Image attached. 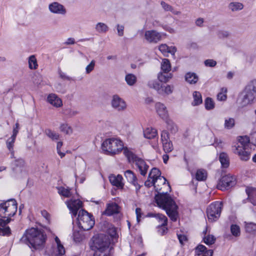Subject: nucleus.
I'll list each match as a JSON object with an SVG mask.
<instances>
[{"label": "nucleus", "mask_w": 256, "mask_h": 256, "mask_svg": "<svg viewBox=\"0 0 256 256\" xmlns=\"http://www.w3.org/2000/svg\"><path fill=\"white\" fill-rule=\"evenodd\" d=\"M125 80L128 85L132 86L136 84V77L132 74H127L125 76Z\"/></svg>", "instance_id": "nucleus-40"}, {"label": "nucleus", "mask_w": 256, "mask_h": 256, "mask_svg": "<svg viewBox=\"0 0 256 256\" xmlns=\"http://www.w3.org/2000/svg\"><path fill=\"white\" fill-rule=\"evenodd\" d=\"M58 193L65 198H70L72 196L71 189L68 187L59 186L57 188Z\"/></svg>", "instance_id": "nucleus-29"}, {"label": "nucleus", "mask_w": 256, "mask_h": 256, "mask_svg": "<svg viewBox=\"0 0 256 256\" xmlns=\"http://www.w3.org/2000/svg\"><path fill=\"white\" fill-rule=\"evenodd\" d=\"M178 238L181 246L184 245L188 240L187 236L184 234L178 235Z\"/></svg>", "instance_id": "nucleus-59"}, {"label": "nucleus", "mask_w": 256, "mask_h": 256, "mask_svg": "<svg viewBox=\"0 0 256 256\" xmlns=\"http://www.w3.org/2000/svg\"><path fill=\"white\" fill-rule=\"evenodd\" d=\"M102 148L105 154L114 156L118 154L123 150L128 149L124 148L123 142L119 138H110L106 139L102 144Z\"/></svg>", "instance_id": "nucleus-4"}, {"label": "nucleus", "mask_w": 256, "mask_h": 256, "mask_svg": "<svg viewBox=\"0 0 256 256\" xmlns=\"http://www.w3.org/2000/svg\"><path fill=\"white\" fill-rule=\"evenodd\" d=\"M204 242L207 245H212L215 242L216 238L213 235L208 234L205 236L204 238Z\"/></svg>", "instance_id": "nucleus-49"}, {"label": "nucleus", "mask_w": 256, "mask_h": 256, "mask_svg": "<svg viewBox=\"0 0 256 256\" xmlns=\"http://www.w3.org/2000/svg\"><path fill=\"white\" fill-rule=\"evenodd\" d=\"M243 7V4L238 2H230L228 6L229 8L233 12L241 10Z\"/></svg>", "instance_id": "nucleus-43"}, {"label": "nucleus", "mask_w": 256, "mask_h": 256, "mask_svg": "<svg viewBox=\"0 0 256 256\" xmlns=\"http://www.w3.org/2000/svg\"><path fill=\"white\" fill-rule=\"evenodd\" d=\"M172 78V74L170 72L160 71L158 74V79L159 82L166 83Z\"/></svg>", "instance_id": "nucleus-27"}, {"label": "nucleus", "mask_w": 256, "mask_h": 256, "mask_svg": "<svg viewBox=\"0 0 256 256\" xmlns=\"http://www.w3.org/2000/svg\"><path fill=\"white\" fill-rule=\"evenodd\" d=\"M19 130V124L18 123H16L15 126L14 127L13 131H12V136L16 137V136Z\"/></svg>", "instance_id": "nucleus-63"}, {"label": "nucleus", "mask_w": 256, "mask_h": 256, "mask_svg": "<svg viewBox=\"0 0 256 256\" xmlns=\"http://www.w3.org/2000/svg\"><path fill=\"white\" fill-rule=\"evenodd\" d=\"M108 234L112 237V238H116L117 233L116 228H114L112 224L109 225L108 228L106 230Z\"/></svg>", "instance_id": "nucleus-55"}, {"label": "nucleus", "mask_w": 256, "mask_h": 256, "mask_svg": "<svg viewBox=\"0 0 256 256\" xmlns=\"http://www.w3.org/2000/svg\"><path fill=\"white\" fill-rule=\"evenodd\" d=\"M46 134L48 137L52 140H57L60 137V135L58 133L50 130H46Z\"/></svg>", "instance_id": "nucleus-50"}, {"label": "nucleus", "mask_w": 256, "mask_h": 256, "mask_svg": "<svg viewBox=\"0 0 256 256\" xmlns=\"http://www.w3.org/2000/svg\"><path fill=\"white\" fill-rule=\"evenodd\" d=\"M55 241L57 244V250L56 252H59L60 254H64L65 250L64 246L61 244L59 238L56 236L55 238Z\"/></svg>", "instance_id": "nucleus-52"}, {"label": "nucleus", "mask_w": 256, "mask_h": 256, "mask_svg": "<svg viewBox=\"0 0 256 256\" xmlns=\"http://www.w3.org/2000/svg\"><path fill=\"white\" fill-rule=\"evenodd\" d=\"M111 105L113 108L118 111L124 110L127 106L126 102L116 94L113 96L111 100Z\"/></svg>", "instance_id": "nucleus-14"}, {"label": "nucleus", "mask_w": 256, "mask_h": 256, "mask_svg": "<svg viewBox=\"0 0 256 256\" xmlns=\"http://www.w3.org/2000/svg\"><path fill=\"white\" fill-rule=\"evenodd\" d=\"M222 207V204L220 202H213L208 206L206 213L210 222H213L218 220L221 214Z\"/></svg>", "instance_id": "nucleus-9"}, {"label": "nucleus", "mask_w": 256, "mask_h": 256, "mask_svg": "<svg viewBox=\"0 0 256 256\" xmlns=\"http://www.w3.org/2000/svg\"><path fill=\"white\" fill-rule=\"evenodd\" d=\"M234 152L239 156L240 160L247 161L250 158L251 149L249 147L236 146Z\"/></svg>", "instance_id": "nucleus-18"}, {"label": "nucleus", "mask_w": 256, "mask_h": 256, "mask_svg": "<svg viewBox=\"0 0 256 256\" xmlns=\"http://www.w3.org/2000/svg\"><path fill=\"white\" fill-rule=\"evenodd\" d=\"M16 137L12 136L6 141V146L8 150L12 149L14 147V144L15 142Z\"/></svg>", "instance_id": "nucleus-51"}, {"label": "nucleus", "mask_w": 256, "mask_h": 256, "mask_svg": "<svg viewBox=\"0 0 256 256\" xmlns=\"http://www.w3.org/2000/svg\"><path fill=\"white\" fill-rule=\"evenodd\" d=\"M236 184V178L234 176L227 174L224 176L219 180L217 188L222 190H224L234 186Z\"/></svg>", "instance_id": "nucleus-11"}, {"label": "nucleus", "mask_w": 256, "mask_h": 256, "mask_svg": "<svg viewBox=\"0 0 256 256\" xmlns=\"http://www.w3.org/2000/svg\"><path fill=\"white\" fill-rule=\"evenodd\" d=\"M124 27L123 26L118 24L117 25V30L119 36H122L124 35Z\"/></svg>", "instance_id": "nucleus-64"}, {"label": "nucleus", "mask_w": 256, "mask_h": 256, "mask_svg": "<svg viewBox=\"0 0 256 256\" xmlns=\"http://www.w3.org/2000/svg\"><path fill=\"white\" fill-rule=\"evenodd\" d=\"M77 224L80 228L88 230L94 226V220L92 214L84 210H81L78 214Z\"/></svg>", "instance_id": "nucleus-6"}, {"label": "nucleus", "mask_w": 256, "mask_h": 256, "mask_svg": "<svg viewBox=\"0 0 256 256\" xmlns=\"http://www.w3.org/2000/svg\"><path fill=\"white\" fill-rule=\"evenodd\" d=\"M246 192L248 196V198L254 205H256V188L248 187L246 189Z\"/></svg>", "instance_id": "nucleus-28"}, {"label": "nucleus", "mask_w": 256, "mask_h": 256, "mask_svg": "<svg viewBox=\"0 0 256 256\" xmlns=\"http://www.w3.org/2000/svg\"><path fill=\"white\" fill-rule=\"evenodd\" d=\"M238 140V144L237 146L242 148L249 147L250 138L248 136H239Z\"/></svg>", "instance_id": "nucleus-33"}, {"label": "nucleus", "mask_w": 256, "mask_h": 256, "mask_svg": "<svg viewBox=\"0 0 256 256\" xmlns=\"http://www.w3.org/2000/svg\"><path fill=\"white\" fill-rule=\"evenodd\" d=\"M219 160L224 168H228L229 166V160L228 155L224 152L221 153L219 156Z\"/></svg>", "instance_id": "nucleus-37"}, {"label": "nucleus", "mask_w": 256, "mask_h": 256, "mask_svg": "<svg viewBox=\"0 0 256 256\" xmlns=\"http://www.w3.org/2000/svg\"><path fill=\"white\" fill-rule=\"evenodd\" d=\"M161 140L162 144L170 140L168 134L166 131L164 130L162 132Z\"/></svg>", "instance_id": "nucleus-60"}, {"label": "nucleus", "mask_w": 256, "mask_h": 256, "mask_svg": "<svg viewBox=\"0 0 256 256\" xmlns=\"http://www.w3.org/2000/svg\"><path fill=\"white\" fill-rule=\"evenodd\" d=\"M14 176L22 177L27 174L28 170L24 160L22 158L16 160L12 166Z\"/></svg>", "instance_id": "nucleus-10"}, {"label": "nucleus", "mask_w": 256, "mask_h": 256, "mask_svg": "<svg viewBox=\"0 0 256 256\" xmlns=\"http://www.w3.org/2000/svg\"><path fill=\"white\" fill-rule=\"evenodd\" d=\"M168 192H158V194L155 195V201L160 208L166 210L172 220L176 221V204L168 194Z\"/></svg>", "instance_id": "nucleus-2"}, {"label": "nucleus", "mask_w": 256, "mask_h": 256, "mask_svg": "<svg viewBox=\"0 0 256 256\" xmlns=\"http://www.w3.org/2000/svg\"><path fill=\"white\" fill-rule=\"evenodd\" d=\"M204 64L206 66L214 67L216 64V62L212 59H208L204 61Z\"/></svg>", "instance_id": "nucleus-61"}, {"label": "nucleus", "mask_w": 256, "mask_h": 256, "mask_svg": "<svg viewBox=\"0 0 256 256\" xmlns=\"http://www.w3.org/2000/svg\"><path fill=\"white\" fill-rule=\"evenodd\" d=\"M214 102L212 98H207L204 100L205 108L207 110L214 109Z\"/></svg>", "instance_id": "nucleus-47"}, {"label": "nucleus", "mask_w": 256, "mask_h": 256, "mask_svg": "<svg viewBox=\"0 0 256 256\" xmlns=\"http://www.w3.org/2000/svg\"><path fill=\"white\" fill-rule=\"evenodd\" d=\"M162 177L160 170L156 168H154L150 171L148 178L144 182V186L150 188L152 186V184L156 182V180Z\"/></svg>", "instance_id": "nucleus-15"}, {"label": "nucleus", "mask_w": 256, "mask_h": 256, "mask_svg": "<svg viewBox=\"0 0 256 256\" xmlns=\"http://www.w3.org/2000/svg\"><path fill=\"white\" fill-rule=\"evenodd\" d=\"M162 146L166 152H169L173 150V145L170 140L164 142L162 144Z\"/></svg>", "instance_id": "nucleus-54"}, {"label": "nucleus", "mask_w": 256, "mask_h": 256, "mask_svg": "<svg viewBox=\"0 0 256 256\" xmlns=\"http://www.w3.org/2000/svg\"><path fill=\"white\" fill-rule=\"evenodd\" d=\"M165 34L155 30H148L144 32V38L149 43L156 44L161 40Z\"/></svg>", "instance_id": "nucleus-12"}, {"label": "nucleus", "mask_w": 256, "mask_h": 256, "mask_svg": "<svg viewBox=\"0 0 256 256\" xmlns=\"http://www.w3.org/2000/svg\"><path fill=\"white\" fill-rule=\"evenodd\" d=\"M17 203L14 200H10L0 204V218H12L17 212Z\"/></svg>", "instance_id": "nucleus-7"}, {"label": "nucleus", "mask_w": 256, "mask_h": 256, "mask_svg": "<svg viewBox=\"0 0 256 256\" xmlns=\"http://www.w3.org/2000/svg\"><path fill=\"white\" fill-rule=\"evenodd\" d=\"M120 212L118 206L115 202H112L107 204L106 208L104 214L107 216H112L115 214H118Z\"/></svg>", "instance_id": "nucleus-25"}, {"label": "nucleus", "mask_w": 256, "mask_h": 256, "mask_svg": "<svg viewBox=\"0 0 256 256\" xmlns=\"http://www.w3.org/2000/svg\"><path fill=\"white\" fill-rule=\"evenodd\" d=\"M124 176L127 180L135 187L136 192L138 193L141 188V185L138 182L136 174L131 170H127L124 172Z\"/></svg>", "instance_id": "nucleus-19"}, {"label": "nucleus", "mask_w": 256, "mask_h": 256, "mask_svg": "<svg viewBox=\"0 0 256 256\" xmlns=\"http://www.w3.org/2000/svg\"><path fill=\"white\" fill-rule=\"evenodd\" d=\"M122 180V176L120 174L117 176L112 174L109 176V180L111 184L120 189H122L124 186Z\"/></svg>", "instance_id": "nucleus-21"}, {"label": "nucleus", "mask_w": 256, "mask_h": 256, "mask_svg": "<svg viewBox=\"0 0 256 256\" xmlns=\"http://www.w3.org/2000/svg\"><path fill=\"white\" fill-rule=\"evenodd\" d=\"M12 218H0V235L9 236L10 234V229L6 226L10 223Z\"/></svg>", "instance_id": "nucleus-20"}, {"label": "nucleus", "mask_w": 256, "mask_h": 256, "mask_svg": "<svg viewBox=\"0 0 256 256\" xmlns=\"http://www.w3.org/2000/svg\"><path fill=\"white\" fill-rule=\"evenodd\" d=\"M28 66L31 70H36L38 67L36 58L34 55L30 56L28 58Z\"/></svg>", "instance_id": "nucleus-39"}, {"label": "nucleus", "mask_w": 256, "mask_h": 256, "mask_svg": "<svg viewBox=\"0 0 256 256\" xmlns=\"http://www.w3.org/2000/svg\"><path fill=\"white\" fill-rule=\"evenodd\" d=\"M96 62L94 60H92L91 62L86 68V72L87 74L90 73L94 70Z\"/></svg>", "instance_id": "nucleus-58"}, {"label": "nucleus", "mask_w": 256, "mask_h": 256, "mask_svg": "<svg viewBox=\"0 0 256 256\" xmlns=\"http://www.w3.org/2000/svg\"><path fill=\"white\" fill-rule=\"evenodd\" d=\"M62 114L68 118H72L76 116L78 112L77 110L70 108H66L62 110Z\"/></svg>", "instance_id": "nucleus-42"}, {"label": "nucleus", "mask_w": 256, "mask_h": 256, "mask_svg": "<svg viewBox=\"0 0 256 256\" xmlns=\"http://www.w3.org/2000/svg\"><path fill=\"white\" fill-rule=\"evenodd\" d=\"M235 126V120L232 118H227L224 120V128L226 130H230Z\"/></svg>", "instance_id": "nucleus-38"}, {"label": "nucleus", "mask_w": 256, "mask_h": 256, "mask_svg": "<svg viewBox=\"0 0 256 256\" xmlns=\"http://www.w3.org/2000/svg\"><path fill=\"white\" fill-rule=\"evenodd\" d=\"M73 238L76 242H80L83 238V235L78 230H74L73 232Z\"/></svg>", "instance_id": "nucleus-53"}, {"label": "nucleus", "mask_w": 256, "mask_h": 256, "mask_svg": "<svg viewBox=\"0 0 256 256\" xmlns=\"http://www.w3.org/2000/svg\"><path fill=\"white\" fill-rule=\"evenodd\" d=\"M158 48L164 56H169L170 55L174 56L176 51L174 48L169 47L165 44L160 45Z\"/></svg>", "instance_id": "nucleus-26"}, {"label": "nucleus", "mask_w": 256, "mask_h": 256, "mask_svg": "<svg viewBox=\"0 0 256 256\" xmlns=\"http://www.w3.org/2000/svg\"><path fill=\"white\" fill-rule=\"evenodd\" d=\"M194 100L192 104L193 106H198L202 102V96L200 93L198 92L195 91L192 94Z\"/></svg>", "instance_id": "nucleus-34"}, {"label": "nucleus", "mask_w": 256, "mask_h": 256, "mask_svg": "<svg viewBox=\"0 0 256 256\" xmlns=\"http://www.w3.org/2000/svg\"><path fill=\"white\" fill-rule=\"evenodd\" d=\"M48 10L54 14L64 16L66 14V10L64 6L61 4L54 2L48 5Z\"/></svg>", "instance_id": "nucleus-16"}, {"label": "nucleus", "mask_w": 256, "mask_h": 256, "mask_svg": "<svg viewBox=\"0 0 256 256\" xmlns=\"http://www.w3.org/2000/svg\"><path fill=\"white\" fill-rule=\"evenodd\" d=\"M60 131L68 135H70L73 132L72 128L66 123L61 124L60 126Z\"/></svg>", "instance_id": "nucleus-36"}, {"label": "nucleus", "mask_w": 256, "mask_h": 256, "mask_svg": "<svg viewBox=\"0 0 256 256\" xmlns=\"http://www.w3.org/2000/svg\"><path fill=\"white\" fill-rule=\"evenodd\" d=\"M256 97V80L248 84L239 96L238 101L242 106H246L253 102Z\"/></svg>", "instance_id": "nucleus-5"}, {"label": "nucleus", "mask_w": 256, "mask_h": 256, "mask_svg": "<svg viewBox=\"0 0 256 256\" xmlns=\"http://www.w3.org/2000/svg\"><path fill=\"white\" fill-rule=\"evenodd\" d=\"M110 242L108 237L104 234H98L92 237L90 246L94 251V256H110Z\"/></svg>", "instance_id": "nucleus-3"}, {"label": "nucleus", "mask_w": 256, "mask_h": 256, "mask_svg": "<svg viewBox=\"0 0 256 256\" xmlns=\"http://www.w3.org/2000/svg\"><path fill=\"white\" fill-rule=\"evenodd\" d=\"M186 81L190 84H195L198 80V76L194 72H188L186 74Z\"/></svg>", "instance_id": "nucleus-32"}, {"label": "nucleus", "mask_w": 256, "mask_h": 256, "mask_svg": "<svg viewBox=\"0 0 256 256\" xmlns=\"http://www.w3.org/2000/svg\"><path fill=\"white\" fill-rule=\"evenodd\" d=\"M173 88V87H172L170 85H168L164 87V89L162 88H161V90L160 91L159 93L162 94L164 92L166 94H170L172 92Z\"/></svg>", "instance_id": "nucleus-57"}, {"label": "nucleus", "mask_w": 256, "mask_h": 256, "mask_svg": "<svg viewBox=\"0 0 256 256\" xmlns=\"http://www.w3.org/2000/svg\"><path fill=\"white\" fill-rule=\"evenodd\" d=\"M195 177L198 181L205 180L207 178L206 171L204 169L198 170L196 172Z\"/></svg>", "instance_id": "nucleus-35"}, {"label": "nucleus", "mask_w": 256, "mask_h": 256, "mask_svg": "<svg viewBox=\"0 0 256 256\" xmlns=\"http://www.w3.org/2000/svg\"><path fill=\"white\" fill-rule=\"evenodd\" d=\"M47 101L52 106L56 108L62 106V100L57 95L54 94H50L47 97Z\"/></svg>", "instance_id": "nucleus-22"}, {"label": "nucleus", "mask_w": 256, "mask_h": 256, "mask_svg": "<svg viewBox=\"0 0 256 256\" xmlns=\"http://www.w3.org/2000/svg\"><path fill=\"white\" fill-rule=\"evenodd\" d=\"M171 70V66L170 61L166 58L162 60L161 64V70L170 72Z\"/></svg>", "instance_id": "nucleus-41"}, {"label": "nucleus", "mask_w": 256, "mask_h": 256, "mask_svg": "<svg viewBox=\"0 0 256 256\" xmlns=\"http://www.w3.org/2000/svg\"><path fill=\"white\" fill-rule=\"evenodd\" d=\"M227 89L222 88L220 89V92L217 94V100L219 101H225L227 98Z\"/></svg>", "instance_id": "nucleus-44"}, {"label": "nucleus", "mask_w": 256, "mask_h": 256, "mask_svg": "<svg viewBox=\"0 0 256 256\" xmlns=\"http://www.w3.org/2000/svg\"><path fill=\"white\" fill-rule=\"evenodd\" d=\"M206 250V248L202 244H200L196 248V253L197 255L200 256L202 254H204L205 251Z\"/></svg>", "instance_id": "nucleus-56"}, {"label": "nucleus", "mask_w": 256, "mask_h": 256, "mask_svg": "<svg viewBox=\"0 0 256 256\" xmlns=\"http://www.w3.org/2000/svg\"><path fill=\"white\" fill-rule=\"evenodd\" d=\"M96 31L100 34H105L108 32L109 30L108 26L104 23L99 22L95 26Z\"/></svg>", "instance_id": "nucleus-31"}, {"label": "nucleus", "mask_w": 256, "mask_h": 256, "mask_svg": "<svg viewBox=\"0 0 256 256\" xmlns=\"http://www.w3.org/2000/svg\"><path fill=\"white\" fill-rule=\"evenodd\" d=\"M46 236L43 231L32 228L26 230L20 238V242L26 244L34 250H42L45 245Z\"/></svg>", "instance_id": "nucleus-1"}, {"label": "nucleus", "mask_w": 256, "mask_h": 256, "mask_svg": "<svg viewBox=\"0 0 256 256\" xmlns=\"http://www.w3.org/2000/svg\"><path fill=\"white\" fill-rule=\"evenodd\" d=\"M156 110L158 114L162 119H166L168 116V112L166 106L161 102H157L155 106Z\"/></svg>", "instance_id": "nucleus-23"}, {"label": "nucleus", "mask_w": 256, "mask_h": 256, "mask_svg": "<svg viewBox=\"0 0 256 256\" xmlns=\"http://www.w3.org/2000/svg\"><path fill=\"white\" fill-rule=\"evenodd\" d=\"M230 232L234 236H239L240 234V226L237 224H232L230 226Z\"/></svg>", "instance_id": "nucleus-46"}, {"label": "nucleus", "mask_w": 256, "mask_h": 256, "mask_svg": "<svg viewBox=\"0 0 256 256\" xmlns=\"http://www.w3.org/2000/svg\"><path fill=\"white\" fill-rule=\"evenodd\" d=\"M147 86L150 88L156 90L158 93L162 88V86L156 80H150L147 82Z\"/></svg>", "instance_id": "nucleus-30"}, {"label": "nucleus", "mask_w": 256, "mask_h": 256, "mask_svg": "<svg viewBox=\"0 0 256 256\" xmlns=\"http://www.w3.org/2000/svg\"><path fill=\"white\" fill-rule=\"evenodd\" d=\"M144 137L148 139H154L156 140L158 142V132L154 128L149 127L147 128L144 130L143 132Z\"/></svg>", "instance_id": "nucleus-24"}, {"label": "nucleus", "mask_w": 256, "mask_h": 256, "mask_svg": "<svg viewBox=\"0 0 256 256\" xmlns=\"http://www.w3.org/2000/svg\"><path fill=\"white\" fill-rule=\"evenodd\" d=\"M136 220L138 222H139L140 220V218L142 216V210L140 208H136Z\"/></svg>", "instance_id": "nucleus-62"}, {"label": "nucleus", "mask_w": 256, "mask_h": 256, "mask_svg": "<svg viewBox=\"0 0 256 256\" xmlns=\"http://www.w3.org/2000/svg\"><path fill=\"white\" fill-rule=\"evenodd\" d=\"M124 154L127 158L129 162H134L137 166L141 175L145 176L149 168V166L146 164L144 160L136 156L132 152L128 149H125Z\"/></svg>", "instance_id": "nucleus-8"}, {"label": "nucleus", "mask_w": 256, "mask_h": 256, "mask_svg": "<svg viewBox=\"0 0 256 256\" xmlns=\"http://www.w3.org/2000/svg\"><path fill=\"white\" fill-rule=\"evenodd\" d=\"M155 190L157 192H166L170 190V187L166 180L164 177L160 178L156 180V182L152 184Z\"/></svg>", "instance_id": "nucleus-13"}, {"label": "nucleus", "mask_w": 256, "mask_h": 256, "mask_svg": "<svg viewBox=\"0 0 256 256\" xmlns=\"http://www.w3.org/2000/svg\"><path fill=\"white\" fill-rule=\"evenodd\" d=\"M246 230L248 232H252L256 231V224L253 222H245Z\"/></svg>", "instance_id": "nucleus-48"}, {"label": "nucleus", "mask_w": 256, "mask_h": 256, "mask_svg": "<svg viewBox=\"0 0 256 256\" xmlns=\"http://www.w3.org/2000/svg\"><path fill=\"white\" fill-rule=\"evenodd\" d=\"M155 216L160 222V226H166V225L167 218L164 215L160 214H156Z\"/></svg>", "instance_id": "nucleus-45"}, {"label": "nucleus", "mask_w": 256, "mask_h": 256, "mask_svg": "<svg viewBox=\"0 0 256 256\" xmlns=\"http://www.w3.org/2000/svg\"><path fill=\"white\" fill-rule=\"evenodd\" d=\"M68 208L72 214V216H76L78 210L82 206V202L80 200H71L66 202Z\"/></svg>", "instance_id": "nucleus-17"}]
</instances>
